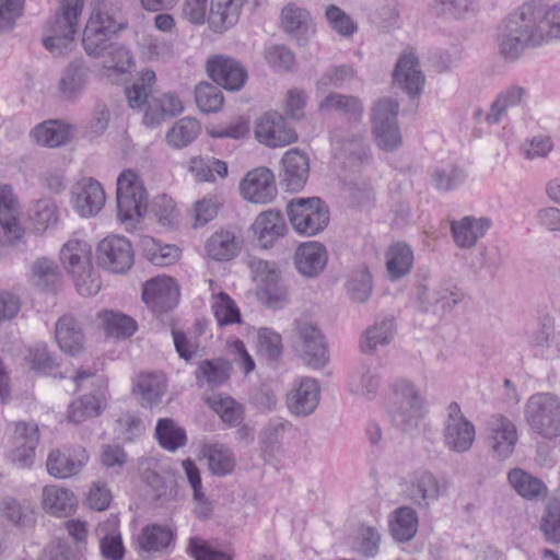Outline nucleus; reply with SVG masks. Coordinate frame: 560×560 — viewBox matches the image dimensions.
<instances>
[{
  "label": "nucleus",
  "instance_id": "44",
  "mask_svg": "<svg viewBox=\"0 0 560 560\" xmlns=\"http://www.w3.org/2000/svg\"><path fill=\"white\" fill-rule=\"evenodd\" d=\"M32 137L42 145L57 148L71 138L70 126L59 120H47L32 130Z\"/></svg>",
  "mask_w": 560,
  "mask_h": 560
},
{
  "label": "nucleus",
  "instance_id": "37",
  "mask_svg": "<svg viewBox=\"0 0 560 560\" xmlns=\"http://www.w3.org/2000/svg\"><path fill=\"white\" fill-rule=\"evenodd\" d=\"M211 293L210 308L219 326L242 323V315L236 302L225 292L217 291L214 281L209 280Z\"/></svg>",
  "mask_w": 560,
  "mask_h": 560
},
{
  "label": "nucleus",
  "instance_id": "41",
  "mask_svg": "<svg viewBox=\"0 0 560 560\" xmlns=\"http://www.w3.org/2000/svg\"><path fill=\"white\" fill-rule=\"evenodd\" d=\"M513 490L524 499L538 500L547 495V486L537 477L521 468H513L508 474Z\"/></svg>",
  "mask_w": 560,
  "mask_h": 560
},
{
  "label": "nucleus",
  "instance_id": "13",
  "mask_svg": "<svg viewBox=\"0 0 560 560\" xmlns=\"http://www.w3.org/2000/svg\"><path fill=\"white\" fill-rule=\"evenodd\" d=\"M39 442V431L35 422L19 421L12 423L11 448L8 459L18 468H28L35 459V450Z\"/></svg>",
  "mask_w": 560,
  "mask_h": 560
},
{
  "label": "nucleus",
  "instance_id": "27",
  "mask_svg": "<svg viewBox=\"0 0 560 560\" xmlns=\"http://www.w3.org/2000/svg\"><path fill=\"white\" fill-rule=\"evenodd\" d=\"M90 69L83 59L72 60L62 71L57 85V92L62 100L74 101L85 90Z\"/></svg>",
  "mask_w": 560,
  "mask_h": 560
},
{
  "label": "nucleus",
  "instance_id": "14",
  "mask_svg": "<svg viewBox=\"0 0 560 560\" xmlns=\"http://www.w3.org/2000/svg\"><path fill=\"white\" fill-rule=\"evenodd\" d=\"M100 266L113 273H124L133 265V248L128 238L108 235L96 247Z\"/></svg>",
  "mask_w": 560,
  "mask_h": 560
},
{
  "label": "nucleus",
  "instance_id": "7",
  "mask_svg": "<svg viewBox=\"0 0 560 560\" xmlns=\"http://www.w3.org/2000/svg\"><path fill=\"white\" fill-rule=\"evenodd\" d=\"M77 389L92 387L93 390L73 400L68 408L67 418L70 422L82 423L97 417L106 405V384L90 370H80L74 376Z\"/></svg>",
  "mask_w": 560,
  "mask_h": 560
},
{
  "label": "nucleus",
  "instance_id": "39",
  "mask_svg": "<svg viewBox=\"0 0 560 560\" xmlns=\"http://www.w3.org/2000/svg\"><path fill=\"white\" fill-rule=\"evenodd\" d=\"M184 110L182 100L174 93L152 97L144 113L143 121L149 127L158 126L165 116L178 115Z\"/></svg>",
  "mask_w": 560,
  "mask_h": 560
},
{
  "label": "nucleus",
  "instance_id": "40",
  "mask_svg": "<svg viewBox=\"0 0 560 560\" xmlns=\"http://www.w3.org/2000/svg\"><path fill=\"white\" fill-rule=\"evenodd\" d=\"M387 278L396 281L410 273L413 265V252L404 243H396L385 254Z\"/></svg>",
  "mask_w": 560,
  "mask_h": 560
},
{
  "label": "nucleus",
  "instance_id": "63",
  "mask_svg": "<svg viewBox=\"0 0 560 560\" xmlns=\"http://www.w3.org/2000/svg\"><path fill=\"white\" fill-rule=\"evenodd\" d=\"M98 318L107 334L116 337H129L137 330L136 322L121 313L104 311L98 314Z\"/></svg>",
  "mask_w": 560,
  "mask_h": 560
},
{
  "label": "nucleus",
  "instance_id": "20",
  "mask_svg": "<svg viewBox=\"0 0 560 560\" xmlns=\"http://www.w3.org/2000/svg\"><path fill=\"white\" fill-rule=\"evenodd\" d=\"M106 194L97 180L85 177L75 183L71 189V205L81 218H93L104 207Z\"/></svg>",
  "mask_w": 560,
  "mask_h": 560
},
{
  "label": "nucleus",
  "instance_id": "32",
  "mask_svg": "<svg viewBox=\"0 0 560 560\" xmlns=\"http://www.w3.org/2000/svg\"><path fill=\"white\" fill-rule=\"evenodd\" d=\"M247 0H211L208 23L215 33L235 25Z\"/></svg>",
  "mask_w": 560,
  "mask_h": 560
},
{
  "label": "nucleus",
  "instance_id": "11",
  "mask_svg": "<svg viewBox=\"0 0 560 560\" xmlns=\"http://www.w3.org/2000/svg\"><path fill=\"white\" fill-rule=\"evenodd\" d=\"M475 438L474 423L464 416L457 402H451L444 420V445L452 452L465 453L471 448Z\"/></svg>",
  "mask_w": 560,
  "mask_h": 560
},
{
  "label": "nucleus",
  "instance_id": "16",
  "mask_svg": "<svg viewBox=\"0 0 560 560\" xmlns=\"http://www.w3.org/2000/svg\"><path fill=\"white\" fill-rule=\"evenodd\" d=\"M486 441L494 457H510L518 441L515 423L502 415L491 417L486 425Z\"/></svg>",
  "mask_w": 560,
  "mask_h": 560
},
{
  "label": "nucleus",
  "instance_id": "64",
  "mask_svg": "<svg viewBox=\"0 0 560 560\" xmlns=\"http://www.w3.org/2000/svg\"><path fill=\"white\" fill-rule=\"evenodd\" d=\"M195 100L202 113H217L223 106V94L217 85L208 82H200L195 88Z\"/></svg>",
  "mask_w": 560,
  "mask_h": 560
},
{
  "label": "nucleus",
  "instance_id": "12",
  "mask_svg": "<svg viewBox=\"0 0 560 560\" xmlns=\"http://www.w3.org/2000/svg\"><path fill=\"white\" fill-rule=\"evenodd\" d=\"M295 350L306 365L312 369L324 368L328 360V350L324 336L313 324L306 322L295 323Z\"/></svg>",
  "mask_w": 560,
  "mask_h": 560
},
{
  "label": "nucleus",
  "instance_id": "59",
  "mask_svg": "<svg viewBox=\"0 0 560 560\" xmlns=\"http://www.w3.org/2000/svg\"><path fill=\"white\" fill-rule=\"evenodd\" d=\"M155 82V73L150 69L141 71L136 82L126 89V96L131 108L141 109L145 104L149 105L148 98L152 92V85Z\"/></svg>",
  "mask_w": 560,
  "mask_h": 560
},
{
  "label": "nucleus",
  "instance_id": "23",
  "mask_svg": "<svg viewBox=\"0 0 560 560\" xmlns=\"http://www.w3.org/2000/svg\"><path fill=\"white\" fill-rule=\"evenodd\" d=\"M207 71L217 84L229 91L241 90L247 80L246 69L237 60L228 57L209 59Z\"/></svg>",
  "mask_w": 560,
  "mask_h": 560
},
{
  "label": "nucleus",
  "instance_id": "33",
  "mask_svg": "<svg viewBox=\"0 0 560 560\" xmlns=\"http://www.w3.org/2000/svg\"><path fill=\"white\" fill-rule=\"evenodd\" d=\"M242 248L241 238L231 230H219L206 242L208 257L217 261H228L236 257Z\"/></svg>",
  "mask_w": 560,
  "mask_h": 560
},
{
  "label": "nucleus",
  "instance_id": "62",
  "mask_svg": "<svg viewBox=\"0 0 560 560\" xmlns=\"http://www.w3.org/2000/svg\"><path fill=\"white\" fill-rule=\"evenodd\" d=\"M325 19L329 28L342 38H351L358 32L357 22L335 4L325 8Z\"/></svg>",
  "mask_w": 560,
  "mask_h": 560
},
{
  "label": "nucleus",
  "instance_id": "46",
  "mask_svg": "<svg viewBox=\"0 0 560 560\" xmlns=\"http://www.w3.org/2000/svg\"><path fill=\"white\" fill-rule=\"evenodd\" d=\"M396 325L393 317H383L376 319L375 323L369 327L361 339V349L364 352H374L378 346L388 345L395 334Z\"/></svg>",
  "mask_w": 560,
  "mask_h": 560
},
{
  "label": "nucleus",
  "instance_id": "29",
  "mask_svg": "<svg viewBox=\"0 0 560 560\" xmlns=\"http://www.w3.org/2000/svg\"><path fill=\"white\" fill-rule=\"evenodd\" d=\"M492 222L486 217H464L452 221L451 231L454 242L460 248H470L481 240L491 228Z\"/></svg>",
  "mask_w": 560,
  "mask_h": 560
},
{
  "label": "nucleus",
  "instance_id": "19",
  "mask_svg": "<svg viewBox=\"0 0 560 560\" xmlns=\"http://www.w3.org/2000/svg\"><path fill=\"white\" fill-rule=\"evenodd\" d=\"M241 196L252 202L266 205L277 196V185L273 173L267 167H256L247 172L240 183Z\"/></svg>",
  "mask_w": 560,
  "mask_h": 560
},
{
  "label": "nucleus",
  "instance_id": "4",
  "mask_svg": "<svg viewBox=\"0 0 560 560\" xmlns=\"http://www.w3.org/2000/svg\"><path fill=\"white\" fill-rule=\"evenodd\" d=\"M148 192L140 176L132 170L117 178V218L127 230L136 226L148 211Z\"/></svg>",
  "mask_w": 560,
  "mask_h": 560
},
{
  "label": "nucleus",
  "instance_id": "38",
  "mask_svg": "<svg viewBox=\"0 0 560 560\" xmlns=\"http://www.w3.org/2000/svg\"><path fill=\"white\" fill-rule=\"evenodd\" d=\"M207 459L209 471L218 477H225L233 472L236 466L234 452L222 443H208L201 448Z\"/></svg>",
  "mask_w": 560,
  "mask_h": 560
},
{
  "label": "nucleus",
  "instance_id": "9",
  "mask_svg": "<svg viewBox=\"0 0 560 560\" xmlns=\"http://www.w3.org/2000/svg\"><path fill=\"white\" fill-rule=\"evenodd\" d=\"M287 213L293 230L302 236H314L329 222L328 209L316 197L294 198L287 206Z\"/></svg>",
  "mask_w": 560,
  "mask_h": 560
},
{
  "label": "nucleus",
  "instance_id": "56",
  "mask_svg": "<svg viewBox=\"0 0 560 560\" xmlns=\"http://www.w3.org/2000/svg\"><path fill=\"white\" fill-rule=\"evenodd\" d=\"M256 352L259 357L268 360H278L283 352L281 335L269 327L256 329Z\"/></svg>",
  "mask_w": 560,
  "mask_h": 560
},
{
  "label": "nucleus",
  "instance_id": "6",
  "mask_svg": "<svg viewBox=\"0 0 560 560\" xmlns=\"http://www.w3.org/2000/svg\"><path fill=\"white\" fill-rule=\"evenodd\" d=\"M390 413L398 424L417 425L425 412L427 401L420 388L405 377L396 378L392 385Z\"/></svg>",
  "mask_w": 560,
  "mask_h": 560
},
{
  "label": "nucleus",
  "instance_id": "24",
  "mask_svg": "<svg viewBox=\"0 0 560 560\" xmlns=\"http://www.w3.org/2000/svg\"><path fill=\"white\" fill-rule=\"evenodd\" d=\"M89 459L90 455L88 451L81 446L67 452L52 450L47 458V471L55 478H70L78 475Z\"/></svg>",
  "mask_w": 560,
  "mask_h": 560
},
{
  "label": "nucleus",
  "instance_id": "22",
  "mask_svg": "<svg viewBox=\"0 0 560 560\" xmlns=\"http://www.w3.org/2000/svg\"><path fill=\"white\" fill-rule=\"evenodd\" d=\"M394 82L409 96H418L425 83L418 56L413 50H405L398 58L394 73Z\"/></svg>",
  "mask_w": 560,
  "mask_h": 560
},
{
  "label": "nucleus",
  "instance_id": "60",
  "mask_svg": "<svg viewBox=\"0 0 560 560\" xmlns=\"http://www.w3.org/2000/svg\"><path fill=\"white\" fill-rule=\"evenodd\" d=\"M210 408L229 427H236L243 420V408L231 397L214 395L207 399Z\"/></svg>",
  "mask_w": 560,
  "mask_h": 560
},
{
  "label": "nucleus",
  "instance_id": "21",
  "mask_svg": "<svg viewBox=\"0 0 560 560\" xmlns=\"http://www.w3.org/2000/svg\"><path fill=\"white\" fill-rule=\"evenodd\" d=\"M179 290L173 278L158 276L148 280L142 290V300L154 313L161 314L173 308L178 301Z\"/></svg>",
  "mask_w": 560,
  "mask_h": 560
},
{
  "label": "nucleus",
  "instance_id": "25",
  "mask_svg": "<svg viewBox=\"0 0 560 560\" xmlns=\"http://www.w3.org/2000/svg\"><path fill=\"white\" fill-rule=\"evenodd\" d=\"M23 230L16 217V197L11 186L0 184V244H12Z\"/></svg>",
  "mask_w": 560,
  "mask_h": 560
},
{
  "label": "nucleus",
  "instance_id": "58",
  "mask_svg": "<svg viewBox=\"0 0 560 560\" xmlns=\"http://www.w3.org/2000/svg\"><path fill=\"white\" fill-rule=\"evenodd\" d=\"M141 245L148 259L156 266L172 265L180 255L179 248L175 245H162L150 236H144Z\"/></svg>",
  "mask_w": 560,
  "mask_h": 560
},
{
  "label": "nucleus",
  "instance_id": "47",
  "mask_svg": "<svg viewBox=\"0 0 560 560\" xmlns=\"http://www.w3.org/2000/svg\"><path fill=\"white\" fill-rule=\"evenodd\" d=\"M232 366L230 362L223 359L202 361L197 371L196 377L200 386L210 388L224 384L231 374Z\"/></svg>",
  "mask_w": 560,
  "mask_h": 560
},
{
  "label": "nucleus",
  "instance_id": "2",
  "mask_svg": "<svg viewBox=\"0 0 560 560\" xmlns=\"http://www.w3.org/2000/svg\"><path fill=\"white\" fill-rule=\"evenodd\" d=\"M128 26L120 0H92L83 30L82 45L88 55L100 57L109 39Z\"/></svg>",
  "mask_w": 560,
  "mask_h": 560
},
{
  "label": "nucleus",
  "instance_id": "43",
  "mask_svg": "<svg viewBox=\"0 0 560 560\" xmlns=\"http://www.w3.org/2000/svg\"><path fill=\"white\" fill-rule=\"evenodd\" d=\"M532 352L542 359H553L560 355V338H556L555 330L549 325H541L535 329L528 339Z\"/></svg>",
  "mask_w": 560,
  "mask_h": 560
},
{
  "label": "nucleus",
  "instance_id": "8",
  "mask_svg": "<svg viewBox=\"0 0 560 560\" xmlns=\"http://www.w3.org/2000/svg\"><path fill=\"white\" fill-rule=\"evenodd\" d=\"M398 113L399 104L392 97L380 98L372 107V135L375 144L383 151H394L402 144Z\"/></svg>",
  "mask_w": 560,
  "mask_h": 560
},
{
  "label": "nucleus",
  "instance_id": "5",
  "mask_svg": "<svg viewBox=\"0 0 560 560\" xmlns=\"http://www.w3.org/2000/svg\"><path fill=\"white\" fill-rule=\"evenodd\" d=\"M84 5L85 0H62L43 38L47 50L60 55L70 48L78 32Z\"/></svg>",
  "mask_w": 560,
  "mask_h": 560
},
{
  "label": "nucleus",
  "instance_id": "30",
  "mask_svg": "<svg viewBox=\"0 0 560 560\" xmlns=\"http://www.w3.org/2000/svg\"><path fill=\"white\" fill-rule=\"evenodd\" d=\"M253 233L264 248L271 247L287 232V224L279 211L266 210L257 215Z\"/></svg>",
  "mask_w": 560,
  "mask_h": 560
},
{
  "label": "nucleus",
  "instance_id": "34",
  "mask_svg": "<svg viewBox=\"0 0 560 560\" xmlns=\"http://www.w3.org/2000/svg\"><path fill=\"white\" fill-rule=\"evenodd\" d=\"M381 385V376L376 366L360 364L351 372L348 378L349 392L361 399L375 397Z\"/></svg>",
  "mask_w": 560,
  "mask_h": 560
},
{
  "label": "nucleus",
  "instance_id": "18",
  "mask_svg": "<svg viewBox=\"0 0 560 560\" xmlns=\"http://www.w3.org/2000/svg\"><path fill=\"white\" fill-rule=\"evenodd\" d=\"M256 139L270 148H281L298 140V135L288 126L284 117L277 112H268L260 116L255 124Z\"/></svg>",
  "mask_w": 560,
  "mask_h": 560
},
{
  "label": "nucleus",
  "instance_id": "36",
  "mask_svg": "<svg viewBox=\"0 0 560 560\" xmlns=\"http://www.w3.org/2000/svg\"><path fill=\"white\" fill-rule=\"evenodd\" d=\"M166 389L165 376L162 373H141L133 382V393L142 406L152 407L159 404Z\"/></svg>",
  "mask_w": 560,
  "mask_h": 560
},
{
  "label": "nucleus",
  "instance_id": "35",
  "mask_svg": "<svg viewBox=\"0 0 560 560\" xmlns=\"http://www.w3.org/2000/svg\"><path fill=\"white\" fill-rule=\"evenodd\" d=\"M119 521L116 516H110L100 523L95 528V534L100 538V549L104 558L109 560H121L125 548L121 535L118 530Z\"/></svg>",
  "mask_w": 560,
  "mask_h": 560
},
{
  "label": "nucleus",
  "instance_id": "28",
  "mask_svg": "<svg viewBox=\"0 0 560 560\" xmlns=\"http://www.w3.org/2000/svg\"><path fill=\"white\" fill-rule=\"evenodd\" d=\"M55 338L62 352L69 355L80 354L85 345V335L81 323L72 315H62L55 325Z\"/></svg>",
  "mask_w": 560,
  "mask_h": 560
},
{
  "label": "nucleus",
  "instance_id": "61",
  "mask_svg": "<svg viewBox=\"0 0 560 560\" xmlns=\"http://www.w3.org/2000/svg\"><path fill=\"white\" fill-rule=\"evenodd\" d=\"M430 178L431 184L438 190L448 191L462 185L466 179V174L455 165L445 164L433 167Z\"/></svg>",
  "mask_w": 560,
  "mask_h": 560
},
{
  "label": "nucleus",
  "instance_id": "42",
  "mask_svg": "<svg viewBox=\"0 0 560 560\" xmlns=\"http://www.w3.org/2000/svg\"><path fill=\"white\" fill-rule=\"evenodd\" d=\"M42 502L44 510L56 516H66L75 508L74 494L56 485L44 487Z\"/></svg>",
  "mask_w": 560,
  "mask_h": 560
},
{
  "label": "nucleus",
  "instance_id": "55",
  "mask_svg": "<svg viewBox=\"0 0 560 560\" xmlns=\"http://www.w3.org/2000/svg\"><path fill=\"white\" fill-rule=\"evenodd\" d=\"M417 529L418 516L411 508L402 506L395 511L390 521V532L396 540H410L416 535Z\"/></svg>",
  "mask_w": 560,
  "mask_h": 560
},
{
  "label": "nucleus",
  "instance_id": "54",
  "mask_svg": "<svg viewBox=\"0 0 560 560\" xmlns=\"http://www.w3.org/2000/svg\"><path fill=\"white\" fill-rule=\"evenodd\" d=\"M348 296L355 303L366 302L373 291L372 276L365 266L352 270L346 282Z\"/></svg>",
  "mask_w": 560,
  "mask_h": 560
},
{
  "label": "nucleus",
  "instance_id": "49",
  "mask_svg": "<svg viewBox=\"0 0 560 560\" xmlns=\"http://www.w3.org/2000/svg\"><path fill=\"white\" fill-rule=\"evenodd\" d=\"M281 23L291 34L313 35L315 26L310 12L296 4L290 3L282 9Z\"/></svg>",
  "mask_w": 560,
  "mask_h": 560
},
{
  "label": "nucleus",
  "instance_id": "10",
  "mask_svg": "<svg viewBox=\"0 0 560 560\" xmlns=\"http://www.w3.org/2000/svg\"><path fill=\"white\" fill-rule=\"evenodd\" d=\"M525 420L538 434L560 435V400L550 394H535L525 405Z\"/></svg>",
  "mask_w": 560,
  "mask_h": 560
},
{
  "label": "nucleus",
  "instance_id": "31",
  "mask_svg": "<svg viewBox=\"0 0 560 560\" xmlns=\"http://www.w3.org/2000/svg\"><path fill=\"white\" fill-rule=\"evenodd\" d=\"M282 164L284 170L283 183L287 189L291 191L302 189L310 172L307 155L296 149L289 150L282 158Z\"/></svg>",
  "mask_w": 560,
  "mask_h": 560
},
{
  "label": "nucleus",
  "instance_id": "3",
  "mask_svg": "<svg viewBox=\"0 0 560 560\" xmlns=\"http://www.w3.org/2000/svg\"><path fill=\"white\" fill-rule=\"evenodd\" d=\"M60 262L72 276L77 291L82 296L95 295L101 281L92 266V246L79 236H71L61 247Z\"/></svg>",
  "mask_w": 560,
  "mask_h": 560
},
{
  "label": "nucleus",
  "instance_id": "17",
  "mask_svg": "<svg viewBox=\"0 0 560 560\" xmlns=\"http://www.w3.org/2000/svg\"><path fill=\"white\" fill-rule=\"evenodd\" d=\"M319 400V382L310 376L295 378L285 397L289 411L296 417H307L312 415L318 407Z\"/></svg>",
  "mask_w": 560,
  "mask_h": 560
},
{
  "label": "nucleus",
  "instance_id": "53",
  "mask_svg": "<svg viewBox=\"0 0 560 560\" xmlns=\"http://www.w3.org/2000/svg\"><path fill=\"white\" fill-rule=\"evenodd\" d=\"M174 537L168 526L152 524L142 529L138 541L144 551H163L172 545Z\"/></svg>",
  "mask_w": 560,
  "mask_h": 560
},
{
  "label": "nucleus",
  "instance_id": "45",
  "mask_svg": "<svg viewBox=\"0 0 560 560\" xmlns=\"http://www.w3.org/2000/svg\"><path fill=\"white\" fill-rule=\"evenodd\" d=\"M526 95L525 89L513 85L501 91L493 101L490 110L486 116V121L490 125L498 124L506 116L511 108L518 106Z\"/></svg>",
  "mask_w": 560,
  "mask_h": 560
},
{
  "label": "nucleus",
  "instance_id": "48",
  "mask_svg": "<svg viewBox=\"0 0 560 560\" xmlns=\"http://www.w3.org/2000/svg\"><path fill=\"white\" fill-rule=\"evenodd\" d=\"M201 126L192 117L176 120L165 136L167 144L173 149H183L192 143L200 133Z\"/></svg>",
  "mask_w": 560,
  "mask_h": 560
},
{
  "label": "nucleus",
  "instance_id": "50",
  "mask_svg": "<svg viewBox=\"0 0 560 560\" xmlns=\"http://www.w3.org/2000/svg\"><path fill=\"white\" fill-rule=\"evenodd\" d=\"M318 108L320 112H338L352 120H360L363 114V105L358 97L339 93L327 95Z\"/></svg>",
  "mask_w": 560,
  "mask_h": 560
},
{
  "label": "nucleus",
  "instance_id": "52",
  "mask_svg": "<svg viewBox=\"0 0 560 560\" xmlns=\"http://www.w3.org/2000/svg\"><path fill=\"white\" fill-rule=\"evenodd\" d=\"M28 215L33 229L43 233L58 223L59 209L54 200L40 199L33 203Z\"/></svg>",
  "mask_w": 560,
  "mask_h": 560
},
{
  "label": "nucleus",
  "instance_id": "51",
  "mask_svg": "<svg viewBox=\"0 0 560 560\" xmlns=\"http://www.w3.org/2000/svg\"><path fill=\"white\" fill-rule=\"evenodd\" d=\"M188 171L198 182L213 183L217 177L224 178L228 175V165L215 158L195 156L188 162Z\"/></svg>",
  "mask_w": 560,
  "mask_h": 560
},
{
  "label": "nucleus",
  "instance_id": "57",
  "mask_svg": "<svg viewBox=\"0 0 560 560\" xmlns=\"http://www.w3.org/2000/svg\"><path fill=\"white\" fill-rule=\"evenodd\" d=\"M155 436L162 447L172 452L184 446L187 441L184 429L168 418L158 421Z\"/></svg>",
  "mask_w": 560,
  "mask_h": 560
},
{
  "label": "nucleus",
  "instance_id": "15",
  "mask_svg": "<svg viewBox=\"0 0 560 560\" xmlns=\"http://www.w3.org/2000/svg\"><path fill=\"white\" fill-rule=\"evenodd\" d=\"M447 482L428 470L415 471L405 485L407 498L420 508H428L447 493Z\"/></svg>",
  "mask_w": 560,
  "mask_h": 560
},
{
  "label": "nucleus",
  "instance_id": "1",
  "mask_svg": "<svg viewBox=\"0 0 560 560\" xmlns=\"http://www.w3.org/2000/svg\"><path fill=\"white\" fill-rule=\"evenodd\" d=\"M560 40V2L555 4L523 3L500 23L497 34L499 54L515 61L530 48Z\"/></svg>",
  "mask_w": 560,
  "mask_h": 560
},
{
  "label": "nucleus",
  "instance_id": "26",
  "mask_svg": "<svg viewBox=\"0 0 560 560\" xmlns=\"http://www.w3.org/2000/svg\"><path fill=\"white\" fill-rule=\"evenodd\" d=\"M293 261L300 275L315 278L324 271L328 261V253L323 244L308 241L296 247Z\"/></svg>",
  "mask_w": 560,
  "mask_h": 560
}]
</instances>
